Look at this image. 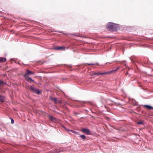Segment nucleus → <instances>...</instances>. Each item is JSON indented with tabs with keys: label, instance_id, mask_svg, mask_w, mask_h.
<instances>
[{
	"label": "nucleus",
	"instance_id": "4be33fe9",
	"mask_svg": "<svg viewBox=\"0 0 153 153\" xmlns=\"http://www.w3.org/2000/svg\"><path fill=\"white\" fill-rule=\"evenodd\" d=\"M152 71H153V69H152Z\"/></svg>",
	"mask_w": 153,
	"mask_h": 153
},
{
	"label": "nucleus",
	"instance_id": "6ab92c4d",
	"mask_svg": "<svg viewBox=\"0 0 153 153\" xmlns=\"http://www.w3.org/2000/svg\"><path fill=\"white\" fill-rule=\"evenodd\" d=\"M11 123L13 124L14 123V120L13 119H11Z\"/></svg>",
	"mask_w": 153,
	"mask_h": 153
},
{
	"label": "nucleus",
	"instance_id": "9b49d317",
	"mask_svg": "<svg viewBox=\"0 0 153 153\" xmlns=\"http://www.w3.org/2000/svg\"><path fill=\"white\" fill-rule=\"evenodd\" d=\"M49 120L52 122H53L55 120V118L52 116H49Z\"/></svg>",
	"mask_w": 153,
	"mask_h": 153
},
{
	"label": "nucleus",
	"instance_id": "a211bd4d",
	"mask_svg": "<svg viewBox=\"0 0 153 153\" xmlns=\"http://www.w3.org/2000/svg\"><path fill=\"white\" fill-rule=\"evenodd\" d=\"M57 103H59V104H61V100H57Z\"/></svg>",
	"mask_w": 153,
	"mask_h": 153
},
{
	"label": "nucleus",
	"instance_id": "f3484780",
	"mask_svg": "<svg viewBox=\"0 0 153 153\" xmlns=\"http://www.w3.org/2000/svg\"><path fill=\"white\" fill-rule=\"evenodd\" d=\"M4 83V82L1 80H0V85H3Z\"/></svg>",
	"mask_w": 153,
	"mask_h": 153
},
{
	"label": "nucleus",
	"instance_id": "20e7f679",
	"mask_svg": "<svg viewBox=\"0 0 153 153\" xmlns=\"http://www.w3.org/2000/svg\"><path fill=\"white\" fill-rule=\"evenodd\" d=\"M33 74V72L30 71L28 70H26L24 76H27L28 75Z\"/></svg>",
	"mask_w": 153,
	"mask_h": 153
},
{
	"label": "nucleus",
	"instance_id": "412c9836",
	"mask_svg": "<svg viewBox=\"0 0 153 153\" xmlns=\"http://www.w3.org/2000/svg\"><path fill=\"white\" fill-rule=\"evenodd\" d=\"M112 63V62H107L106 63V64H107L108 63L111 64Z\"/></svg>",
	"mask_w": 153,
	"mask_h": 153
},
{
	"label": "nucleus",
	"instance_id": "f8f14e48",
	"mask_svg": "<svg viewBox=\"0 0 153 153\" xmlns=\"http://www.w3.org/2000/svg\"><path fill=\"white\" fill-rule=\"evenodd\" d=\"M86 64L88 65H99L98 63H91L90 64L88 63H86Z\"/></svg>",
	"mask_w": 153,
	"mask_h": 153
},
{
	"label": "nucleus",
	"instance_id": "f03ea898",
	"mask_svg": "<svg viewBox=\"0 0 153 153\" xmlns=\"http://www.w3.org/2000/svg\"><path fill=\"white\" fill-rule=\"evenodd\" d=\"M120 68L119 67H117V68L115 70H112L111 71H108V72H104L100 73V72H98V73H94L92 75H104V74H111L115 72L118 69H119Z\"/></svg>",
	"mask_w": 153,
	"mask_h": 153
},
{
	"label": "nucleus",
	"instance_id": "1a4fd4ad",
	"mask_svg": "<svg viewBox=\"0 0 153 153\" xmlns=\"http://www.w3.org/2000/svg\"><path fill=\"white\" fill-rule=\"evenodd\" d=\"M6 59L4 57H0V62H5Z\"/></svg>",
	"mask_w": 153,
	"mask_h": 153
},
{
	"label": "nucleus",
	"instance_id": "6e6552de",
	"mask_svg": "<svg viewBox=\"0 0 153 153\" xmlns=\"http://www.w3.org/2000/svg\"><path fill=\"white\" fill-rule=\"evenodd\" d=\"M50 99L54 102L56 104H57V98L56 97H50Z\"/></svg>",
	"mask_w": 153,
	"mask_h": 153
},
{
	"label": "nucleus",
	"instance_id": "4468645a",
	"mask_svg": "<svg viewBox=\"0 0 153 153\" xmlns=\"http://www.w3.org/2000/svg\"><path fill=\"white\" fill-rule=\"evenodd\" d=\"M67 131H71V132L74 133L75 134H78V132H76V131H73V130H70V129H67Z\"/></svg>",
	"mask_w": 153,
	"mask_h": 153
},
{
	"label": "nucleus",
	"instance_id": "0eeeda50",
	"mask_svg": "<svg viewBox=\"0 0 153 153\" xmlns=\"http://www.w3.org/2000/svg\"><path fill=\"white\" fill-rule=\"evenodd\" d=\"M144 107H145L147 109L149 110H151L153 109V108L149 105H144Z\"/></svg>",
	"mask_w": 153,
	"mask_h": 153
},
{
	"label": "nucleus",
	"instance_id": "2eb2a0df",
	"mask_svg": "<svg viewBox=\"0 0 153 153\" xmlns=\"http://www.w3.org/2000/svg\"><path fill=\"white\" fill-rule=\"evenodd\" d=\"M80 137L82 138L83 140H85V135H80Z\"/></svg>",
	"mask_w": 153,
	"mask_h": 153
},
{
	"label": "nucleus",
	"instance_id": "423d86ee",
	"mask_svg": "<svg viewBox=\"0 0 153 153\" xmlns=\"http://www.w3.org/2000/svg\"><path fill=\"white\" fill-rule=\"evenodd\" d=\"M25 79L29 82H34V81L28 76H24Z\"/></svg>",
	"mask_w": 153,
	"mask_h": 153
},
{
	"label": "nucleus",
	"instance_id": "aec40b11",
	"mask_svg": "<svg viewBox=\"0 0 153 153\" xmlns=\"http://www.w3.org/2000/svg\"><path fill=\"white\" fill-rule=\"evenodd\" d=\"M126 75L127 76H128V77H129L130 76V75H129L128 72H127L126 74Z\"/></svg>",
	"mask_w": 153,
	"mask_h": 153
},
{
	"label": "nucleus",
	"instance_id": "dca6fc26",
	"mask_svg": "<svg viewBox=\"0 0 153 153\" xmlns=\"http://www.w3.org/2000/svg\"><path fill=\"white\" fill-rule=\"evenodd\" d=\"M137 123L138 124H143V122L142 121H140L137 122Z\"/></svg>",
	"mask_w": 153,
	"mask_h": 153
},
{
	"label": "nucleus",
	"instance_id": "7ed1b4c3",
	"mask_svg": "<svg viewBox=\"0 0 153 153\" xmlns=\"http://www.w3.org/2000/svg\"><path fill=\"white\" fill-rule=\"evenodd\" d=\"M30 89L33 92L39 94L41 93V91H39L38 89L34 88L33 86L31 85L30 87Z\"/></svg>",
	"mask_w": 153,
	"mask_h": 153
},
{
	"label": "nucleus",
	"instance_id": "9d476101",
	"mask_svg": "<svg viewBox=\"0 0 153 153\" xmlns=\"http://www.w3.org/2000/svg\"><path fill=\"white\" fill-rule=\"evenodd\" d=\"M4 97L0 95V101L2 102H4Z\"/></svg>",
	"mask_w": 153,
	"mask_h": 153
},
{
	"label": "nucleus",
	"instance_id": "f257e3e1",
	"mask_svg": "<svg viewBox=\"0 0 153 153\" xmlns=\"http://www.w3.org/2000/svg\"><path fill=\"white\" fill-rule=\"evenodd\" d=\"M106 28L108 31H116L118 29V25L111 22H109L107 24Z\"/></svg>",
	"mask_w": 153,
	"mask_h": 153
},
{
	"label": "nucleus",
	"instance_id": "39448f33",
	"mask_svg": "<svg viewBox=\"0 0 153 153\" xmlns=\"http://www.w3.org/2000/svg\"><path fill=\"white\" fill-rule=\"evenodd\" d=\"M81 131L83 132L84 133L86 134H91V133L90 132L89 130L87 128H82L81 129Z\"/></svg>",
	"mask_w": 153,
	"mask_h": 153
},
{
	"label": "nucleus",
	"instance_id": "ddd939ff",
	"mask_svg": "<svg viewBox=\"0 0 153 153\" xmlns=\"http://www.w3.org/2000/svg\"><path fill=\"white\" fill-rule=\"evenodd\" d=\"M64 48H65L63 47H59L56 48V49L58 50H62Z\"/></svg>",
	"mask_w": 153,
	"mask_h": 153
}]
</instances>
